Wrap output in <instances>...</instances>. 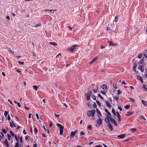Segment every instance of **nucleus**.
<instances>
[{
  "label": "nucleus",
  "mask_w": 147,
  "mask_h": 147,
  "mask_svg": "<svg viewBox=\"0 0 147 147\" xmlns=\"http://www.w3.org/2000/svg\"><path fill=\"white\" fill-rule=\"evenodd\" d=\"M144 58L142 59L139 60L138 59V58L136 57L134 60H135V62L138 65V69L140 70L142 72H143L144 71V67L145 64L144 61Z\"/></svg>",
  "instance_id": "f257e3e1"
},
{
  "label": "nucleus",
  "mask_w": 147,
  "mask_h": 147,
  "mask_svg": "<svg viewBox=\"0 0 147 147\" xmlns=\"http://www.w3.org/2000/svg\"><path fill=\"white\" fill-rule=\"evenodd\" d=\"M56 125L58 127H59L60 131L59 134L60 135H62L63 134V127L61 124L59 123H57Z\"/></svg>",
  "instance_id": "f03ea898"
},
{
  "label": "nucleus",
  "mask_w": 147,
  "mask_h": 147,
  "mask_svg": "<svg viewBox=\"0 0 147 147\" xmlns=\"http://www.w3.org/2000/svg\"><path fill=\"white\" fill-rule=\"evenodd\" d=\"M78 47V46L75 45H73L70 48H69L68 49V51L72 53H74V51L76 48V47Z\"/></svg>",
  "instance_id": "7ed1b4c3"
},
{
  "label": "nucleus",
  "mask_w": 147,
  "mask_h": 147,
  "mask_svg": "<svg viewBox=\"0 0 147 147\" xmlns=\"http://www.w3.org/2000/svg\"><path fill=\"white\" fill-rule=\"evenodd\" d=\"M97 123L96 124V126L99 127L101 124H102V120L101 118H99L96 121Z\"/></svg>",
  "instance_id": "20e7f679"
},
{
  "label": "nucleus",
  "mask_w": 147,
  "mask_h": 147,
  "mask_svg": "<svg viewBox=\"0 0 147 147\" xmlns=\"http://www.w3.org/2000/svg\"><path fill=\"white\" fill-rule=\"evenodd\" d=\"M92 94V92L91 91H90L88 93L86 94V99L88 100L90 99V97Z\"/></svg>",
  "instance_id": "39448f33"
},
{
  "label": "nucleus",
  "mask_w": 147,
  "mask_h": 147,
  "mask_svg": "<svg viewBox=\"0 0 147 147\" xmlns=\"http://www.w3.org/2000/svg\"><path fill=\"white\" fill-rule=\"evenodd\" d=\"M125 137V134H123L121 135H119L117 136L118 139H123Z\"/></svg>",
  "instance_id": "423d86ee"
},
{
  "label": "nucleus",
  "mask_w": 147,
  "mask_h": 147,
  "mask_svg": "<svg viewBox=\"0 0 147 147\" xmlns=\"http://www.w3.org/2000/svg\"><path fill=\"white\" fill-rule=\"evenodd\" d=\"M137 78L138 80H139L142 83H143V80L142 78L139 76H137Z\"/></svg>",
  "instance_id": "0eeeda50"
},
{
  "label": "nucleus",
  "mask_w": 147,
  "mask_h": 147,
  "mask_svg": "<svg viewBox=\"0 0 147 147\" xmlns=\"http://www.w3.org/2000/svg\"><path fill=\"white\" fill-rule=\"evenodd\" d=\"M96 111L97 113H98V117L100 118V116L101 115V114L99 110L98 109H96Z\"/></svg>",
  "instance_id": "6e6552de"
},
{
  "label": "nucleus",
  "mask_w": 147,
  "mask_h": 147,
  "mask_svg": "<svg viewBox=\"0 0 147 147\" xmlns=\"http://www.w3.org/2000/svg\"><path fill=\"white\" fill-rule=\"evenodd\" d=\"M77 131H72L70 134V136L71 138L73 137L76 134Z\"/></svg>",
  "instance_id": "1a4fd4ad"
},
{
  "label": "nucleus",
  "mask_w": 147,
  "mask_h": 147,
  "mask_svg": "<svg viewBox=\"0 0 147 147\" xmlns=\"http://www.w3.org/2000/svg\"><path fill=\"white\" fill-rule=\"evenodd\" d=\"M110 121L109 117V118L108 117H106L105 119V121L107 123L109 124L110 123Z\"/></svg>",
  "instance_id": "9d476101"
},
{
  "label": "nucleus",
  "mask_w": 147,
  "mask_h": 147,
  "mask_svg": "<svg viewBox=\"0 0 147 147\" xmlns=\"http://www.w3.org/2000/svg\"><path fill=\"white\" fill-rule=\"evenodd\" d=\"M142 103L145 107L147 106V102L143 100H142L141 101Z\"/></svg>",
  "instance_id": "9b49d317"
},
{
  "label": "nucleus",
  "mask_w": 147,
  "mask_h": 147,
  "mask_svg": "<svg viewBox=\"0 0 147 147\" xmlns=\"http://www.w3.org/2000/svg\"><path fill=\"white\" fill-rule=\"evenodd\" d=\"M108 127H109V129L111 131H112L113 130V128L111 125L110 123L108 125Z\"/></svg>",
  "instance_id": "f8f14e48"
},
{
  "label": "nucleus",
  "mask_w": 147,
  "mask_h": 147,
  "mask_svg": "<svg viewBox=\"0 0 147 147\" xmlns=\"http://www.w3.org/2000/svg\"><path fill=\"white\" fill-rule=\"evenodd\" d=\"M101 88L103 89L106 90L107 89V85L106 84H103L101 86Z\"/></svg>",
  "instance_id": "ddd939ff"
},
{
  "label": "nucleus",
  "mask_w": 147,
  "mask_h": 147,
  "mask_svg": "<svg viewBox=\"0 0 147 147\" xmlns=\"http://www.w3.org/2000/svg\"><path fill=\"white\" fill-rule=\"evenodd\" d=\"M49 43L51 45H53L54 46H57V44L55 42H50Z\"/></svg>",
  "instance_id": "4468645a"
},
{
  "label": "nucleus",
  "mask_w": 147,
  "mask_h": 147,
  "mask_svg": "<svg viewBox=\"0 0 147 147\" xmlns=\"http://www.w3.org/2000/svg\"><path fill=\"white\" fill-rule=\"evenodd\" d=\"M90 112H91V113H92V117H94V114L96 112L95 110H92L91 111H90Z\"/></svg>",
  "instance_id": "2eb2a0df"
},
{
  "label": "nucleus",
  "mask_w": 147,
  "mask_h": 147,
  "mask_svg": "<svg viewBox=\"0 0 147 147\" xmlns=\"http://www.w3.org/2000/svg\"><path fill=\"white\" fill-rule=\"evenodd\" d=\"M34 132L35 134H36V133H37L38 132V130H37V127L35 125H34Z\"/></svg>",
  "instance_id": "dca6fc26"
},
{
  "label": "nucleus",
  "mask_w": 147,
  "mask_h": 147,
  "mask_svg": "<svg viewBox=\"0 0 147 147\" xmlns=\"http://www.w3.org/2000/svg\"><path fill=\"white\" fill-rule=\"evenodd\" d=\"M109 119L112 123H113L115 121V120L113 119L111 116H110V117L109 118Z\"/></svg>",
  "instance_id": "f3484780"
},
{
  "label": "nucleus",
  "mask_w": 147,
  "mask_h": 147,
  "mask_svg": "<svg viewBox=\"0 0 147 147\" xmlns=\"http://www.w3.org/2000/svg\"><path fill=\"white\" fill-rule=\"evenodd\" d=\"M106 104L107 106L109 108H111V105L108 102H107V101H106Z\"/></svg>",
  "instance_id": "a211bd4d"
},
{
  "label": "nucleus",
  "mask_w": 147,
  "mask_h": 147,
  "mask_svg": "<svg viewBox=\"0 0 147 147\" xmlns=\"http://www.w3.org/2000/svg\"><path fill=\"white\" fill-rule=\"evenodd\" d=\"M108 43L109 44V45L110 46H114L115 44L111 41H108Z\"/></svg>",
  "instance_id": "6ab92c4d"
},
{
  "label": "nucleus",
  "mask_w": 147,
  "mask_h": 147,
  "mask_svg": "<svg viewBox=\"0 0 147 147\" xmlns=\"http://www.w3.org/2000/svg\"><path fill=\"white\" fill-rule=\"evenodd\" d=\"M137 63H136H136H135L134 64V67H133V69H134V70L135 71H135V70H136V68L137 67Z\"/></svg>",
  "instance_id": "aec40b11"
},
{
  "label": "nucleus",
  "mask_w": 147,
  "mask_h": 147,
  "mask_svg": "<svg viewBox=\"0 0 147 147\" xmlns=\"http://www.w3.org/2000/svg\"><path fill=\"white\" fill-rule=\"evenodd\" d=\"M87 114L88 115V116L89 117H90L91 115L92 116V113H91V112H90V111H89L88 112Z\"/></svg>",
  "instance_id": "412c9836"
},
{
  "label": "nucleus",
  "mask_w": 147,
  "mask_h": 147,
  "mask_svg": "<svg viewBox=\"0 0 147 147\" xmlns=\"http://www.w3.org/2000/svg\"><path fill=\"white\" fill-rule=\"evenodd\" d=\"M134 112H133L129 111L128 112L127 114H126V115L129 116L131 114L133 113Z\"/></svg>",
  "instance_id": "4be33fe9"
},
{
  "label": "nucleus",
  "mask_w": 147,
  "mask_h": 147,
  "mask_svg": "<svg viewBox=\"0 0 147 147\" xmlns=\"http://www.w3.org/2000/svg\"><path fill=\"white\" fill-rule=\"evenodd\" d=\"M130 130L132 131V132L136 131H137V129H136L135 128H131L130 129Z\"/></svg>",
  "instance_id": "5701e85b"
},
{
  "label": "nucleus",
  "mask_w": 147,
  "mask_h": 147,
  "mask_svg": "<svg viewBox=\"0 0 147 147\" xmlns=\"http://www.w3.org/2000/svg\"><path fill=\"white\" fill-rule=\"evenodd\" d=\"M142 54L141 53L139 54L138 56V57H137L138 59V58L139 59H141L142 57Z\"/></svg>",
  "instance_id": "b1692460"
},
{
  "label": "nucleus",
  "mask_w": 147,
  "mask_h": 147,
  "mask_svg": "<svg viewBox=\"0 0 147 147\" xmlns=\"http://www.w3.org/2000/svg\"><path fill=\"white\" fill-rule=\"evenodd\" d=\"M111 113L109 112V113H107L106 115V116H107L108 117H109L110 118V116H111Z\"/></svg>",
  "instance_id": "393cba45"
},
{
  "label": "nucleus",
  "mask_w": 147,
  "mask_h": 147,
  "mask_svg": "<svg viewBox=\"0 0 147 147\" xmlns=\"http://www.w3.org/2000/svg\"><path fill=\"white\" fill-rule=\"evenodd\" d=\"M119 18V16H116L115 17V22H118V19Z\"/></svg>",
  "instance_id": "a878e982"
},
{
  "label": "nucleus",
  "mask_w": 147,
  "mask_h": 147,
  "mask_svg": "<svg viewBox=\"0 0 147 147\" xmlns=\"http://www.w3.org/2000/svg\"><path fill=\"white\" fill-rule=\"evenodd\" d=\"M142 88L143 89H144L145 90L147 91V88H146V86L145 85H143L142 86Z\"/></svg>",
  "instance_id": "bb28decb"
},
{
  "label": "nucleus",
  "mask_w": 147,
  "mask_h": 147,
  "mask_svg": "<svg viewBox=\"0 0 147 147\" xmlns=\"http://www.w3.org/2000/svg\"><path fill=\"white\" fill-rule=\"evenodd\" d=\"M33 88L36 90L38 89V87L36 85H34L33 86Z\"/></svg>",
  "instance_id": "cd10ccee"
},
{
  "label": "nucleus",
  "mask_w": 147,
  "mask_h": 147,
  "mask_svg": "<svg viewBox=\"0 0 147 147\" xmlns=\"http://www.w3.org/2000/svg\"><path fill=\"white\" fill-rule=\"evenodd\" d=\"M113 87L115 89H117V87L116 84L115 83L113 84Z\"/></svg>",
  "instance_id": "c85d7f7f"
},
{
  "label": "nucleus",
  "mask_w": 147,
  "mask_h": 147,
  "mask_svg": "<svg viewBox=\"0 0 147 147\" xmlns=\"http://www.w3.org/2000/svg\"><path fill=\"white\" fill-rule=\"evenodd\" d=\"M7 139L9 140H10L11 136L9 134H7Z\"/></svg>",
  "instance_id": "c756f323"
},
{
  "label": "nucleus",
  "mask_w": 147,
  "mask_h": 147,
  "mask_svg": "<svg viewBox=\"0 0 147 147\" xmlns=\"http://www.w3.org/2000/svg\"><path fill=\"white\" fill-rule=\"evenodd\" d=\"M91 97L94 100H96V96L94 95H92Z\"/></svg>",
  "instance_id": "7c9ffc66"
},
{
  "label": "nucleus",
  "mask_w": 147,
  "mask_h": 147,
  "mask_svg": "<svg viewBox=\"0 0 147 147\" xmlns=\"http://www.w3.org/2000/svg\"><path fill=\"white\" fill-rule=\"evenodd\" d=\"M41 26V24H40L38 23L36 24L34 26L36 27H37L38 26Z\"/></svg>",
  "instance_id": "2f4dec72"
},
{
  "label": "nucleus",
  "mask_w": 147,
  "mask_h": 147,
  "mask_svg": "<svg viewBox=\"0 0 147 147\" xmlns=\"http://www.w3.org/2000/svg\"><path fill=\"white\" fill-rule=\"evenodd\" d=\"M130 105H126L124 107L126 109H128L130 108Z\"/></svg>",
  "instance_id": "473e14b6"
},
{
  "label": "nucleus",
  "mask_w": 147,
  "mask_h": 147,
  "mask_svg": "<svg viewBox=\"0 0 147 147\" xmlns=\"http://www.w3.org/2000/svg\"><path fill=\"white\" fill-rule=\"evenodd\" d=\"M98 96L102 100H103L104 99L103 97L100 94H98Z\"/></svg>",
  "instance_id": "72a5a7b5"
},
{
  "label": "nucleus",
  "mask_w": 147,
  "mask_h": 147,
  "mask_svg": "<svg viewBox=\"0 0 147 147\" xmlns=\"http://www.w3.org/2000/svg\"><path fill=\"white\" fill-rule=\"evenodd\" d=\"M10 133L11 135V136H12L13 137L15 136L14 133L12 131H10Z\"/></svg>",
  "instance_id": "f704fd0d"
},
{
  "label": "nucleus",
  "mask_w": 147,
  "mask_h": 147,
  "mask_svg": "<svg viewBox=\"0 0 147 147\" xmlns=\"http://www.w3.org/2000/svg\"><path fill=\"white\" fill-rule=\"evenodd\" d=\"M112 113H113V114H114V115H115V116L116 115V113H115V109H112Z\"/></svg>",
  "instance_id": "c9c22d12"
},
{
  "label": "nucleus",
  "mask_w": 147,
  "mask_h": 147,
  "mask_svg": "<svg viewBox=\"0 0 147 147\" xmlns=\"http://www.w3.org/2000/svg\"><path fill=\"white\" fill-rule=\"evenodd\" d=\"M8 112L7 111H5L4 114L5 117H6L8 114Z\"/></svg>",
  "instance_id": "e433bc0d"
},
{
  "label": "nucleus",
  "mask_w": 147,
  "mask_h": 147,
  "mask_svg": "<svg viewBox=\"0 0 147 147\" xmlns=\"http://www.w3.org/2000/svg\"><path fill=\"white\" fill-rule=\"evenodd\" d=\"M140 118L141 119H143L144 121H145L146 120V119L144 118V117L143 115L140 116Z\"/></svg>",
  "instance_id": "4c0bfd02"
},
{
  "label": "nucleus",
  "mask_w": 147,
  "mask_h": 147,
  "mask_svg": "<svg viewBox=\"0 0 147 147\" xmlns=\"http://www.w3.org/2000/svg\"><path fill=\"white\" fill-rule=\"evenodd\" d=\"M92 106L94 108H96L97 107V105L94 102V104L92 105Z\"/></svg>",
  "instance_id": "58836bf2"
},
{
  "label": "nucleus",
  "mask_w": 147,
  "mask_h": 147,
  "mask_svg": "<svg viewBox=\"0 0 147 147\" xmlns=\"http://www.w3.org/2000/svg\"><path fill=\"white\" fill-rule=\"evenodd\" d=\"M18 63L19 64L23 65L24 63V62L23 61L22 62L20 61H18Z\"/></svg>",
  "instance_id": "ea45409f"
},
{
  "label": "nucleus",
  "mask_w": 147,
  "mask_h": 147,
  "mask_svg": "<svg viewBox=\"0 0 147 147\" xmlns=\"http://www.w3.org/2000/svg\"><path fill=\"white\" fill-rule=\"evenodd\" d=\"M19 144L18 142H17L16 143L14 147H19Z\"/></svg>",
  "instance_id": "a19ab883"
},
{
  "label": "nucleus",
  "mask_w": 147,
  "mask_h": 147,
  "mask_svg": "<svg viewBox=\"0 0 147 147\" xmlns=\"http://www.w3.org/2000/svg\"><path fill=\"white\" fill-rule=\"evenodd\" d=\"M95 61V59H93L90 62V63L91 64H92L94 63V62Z\"/></svg>",
  "instance_id": "79ce46f5"
},
{
  "label": "nucleus",
  "mask_w": 147,
  "mask_h": 147,
  "mask_svg": "<svg viewBox=\"0 0 147 147\" xmlns=\"http://www.w3.org/2000/svg\"><path fill=\"white\" fill-rule=\"evenodd\" d=\"M15 139L18 142H19V140L18 139V137L16 136V135H15Z\"/></svg>",
  "instance_id": "37998d69"
},
{
  "label": "nucleus",
  "mask_w": 147,
  "mask_h": 147,
  "mask_svg": "<svg viewBox=\"0 0 147 147\" xmlns=\"http://www.w3.org/2000/svg\"><path fill=\"white\" fill-rule=\"evenodd\" d=\"M1 134L2 135V137L1 136V137H0L2 139H4L5 138V137L4 136V135L2 133H1Z\"/></svg>",
  "instance_id": "c03bdc74"
},
{
  "label": "nucleus",
  "mask_w": 147,
  "mask_h": 147,
  "mask_svg": "<svg viewBox=\"0 0 147 147\" xmlns=\"http://www.w3.org/2000/svg\"><path fill=\"white\" fill-rule=\"evenodd\" d=\"M96 102L97 103V104L99 105V106H101V104H100V102L96 100Z\"/></svg>",
  "instance_id": "a18cd8bd"
},
{
  "label": "nucleus",
  "mask_w": 147,
  "mask_h": 147,
  "mask_svg": "<svg viewBox=\"0 0 147 147\" xmlns=\"http://www.w3.org/2000/svg\"><path fill=\"white\" fill-rule=\"evenodd\" d=\"M88 105L89 107H91L92 106V104L90 102L88 103Z\"/></svg>",
  "instance_id": "49530a36"
},
{
  "label": "nucleus",
  "mask_w": 147,
  "mask_h": 147,
  "mask_svg": "<svg viewBox=\"0 0 147 147\" xmlns=\"http://www.w3.org/2000/svg\"><path fill=\"white\" fill-rule=\"evenodd\" d=\"M2 142H3V144H4L5 143H7V142H8V141H7V139H5V141H3Z\"/></svg>",
  "instance_id": "de8ad7c7"
},
{
  "label": "nucleus",
  "mask_w": 147,
  "mask_h": 147,
  "mask_svg": "<svg viewBox=\"0 0 147 147\" xmlns=\"http://www.w3.org/2000/svg\"><path fill=\"white\" fill-rule=\"evenodd\" d=\"M92 128L91 125H89L87 128V129L88 130H90Z\"/></svg>",
  "instance_id": "09e8293b"
},
{
  "label": "nucleus",
  "mask_w": 147,
  "mask_h": 147,
  "mask_svg": "<svg viewBox=\"0 0 147 147\" xmlns=\"http://www.w3.org/2000/svg\"><path fill=\"white\" fill-rule=\"evenodd\" d=\"M114 98L117 101H118L119 99V97H118L116 96L114 97Z\"/></svg>",
  "instance_id": "8fccbe9b"
},
{
  "label": "nucleus",
  "mask_w": 147,
  "mask_h": 147,
  "mask_svg": "<svg viewBox=\"0 0 147 147\" xmlns=\"http://www.w3.org/2000/svg\"><path fill=\"white\" fill-rule=\"evenodd\" d=\"M4 144L6 145L7 147H9L8 142L5 143Z\"/></svg>",
  "instance_id": "3c124183"
},
{
  "label": "nucleus",
  "mask_w": 147,
  "mask_h": 147,
  "mask_svg": "<svg viewBox=\"0 0 147 147\" xmlns=\"http://www.w3.org/2000/svg\"><path fill=\"white\" fill-rule=\"evenodd\" d=\"M29 138V136L28 135H27L25 137V139L26 140H27Z\"/></svg>",
  "instance_id": "603ef678"
},
{
  "label": "nucleus",
  "mask_w": 147,
  "mask_h": 147,
  "mask_svg": "<svg viewBox=\"0 0 147 147\" xmlns=\"http://www.w3.org/2000/svg\"><path fill=\"white\" fill-rule=\"evenodd\" d=\"M19 138H20V136H18ZM20 141L21 143H22L23 142V140L22 139V137L21 136L20 138Z\"/></svg>",
  "instance_id": "864d4df0"
},
{
  "label": "nucleus",
  "mask_w": 147,
  "mask_h": 147,
  "mask_svg": "<svg viewBox=\"0 0 147 147\" xmlns=\"http://www.w3.org/2000/svg\"><path fill=\"white\" fill-rule=\"evenodd\" d=\"M2 131L3 133L5 134L6 133V130L4 129H2Z\"/></svg>",
  "instance_id": "5fc2aeb1"
},
{
  "label": "nucleus",
  "mask_w": 147,
  "mask_h": 147,
  "mask_svg": "<svg viewBox=\"0 0 147 147\" xmlns=\"http://www.w3.org/2000/svg\"><path fill=\"white\" fill-rule=\"evenodd\" d=\"M9 51H10V53L12 54H13L14 53L10 49H9Z\"/></svg>",
  "instance_id": "6e6d98bb"
},
{
  "label": "nucleus",
  "mask_w": 147,
  "mask_h": 147,
  "mask_svg": "<svg viewBox=\"0 0 147 147\" xmlns=\"http://www.w3.org/2000/svg\"><path fill=\"white\" fill-rule=\"evenodd\" d=\"M7 119L9 121H10L11 120V118L9 115H8L7 116Z\"/></svg>",
  "instance_id": "4d7b16f0"
},
{
  "label": "nucleus",
  "mask_w": 147,
  "mask_h": 147,
  "mask_svg": "<svg viewBox=\"0 0 147 147\" xmlns=\"http://www.w3.org/2000/svg\"><path fill=\"white\" fill-rule=\"evenodd\" d=\"M101 92L103 94L105 95L106 94V93L104 91L101 90Z\"/></svg>",
  "instance_id": "13d9d810"
},
{
  "label": "nucleus",
  "mask_w": 147,
  "mask_h": 147,
  "mask_svg": "<svg viewBox=\"0 0 147 147\" xmlns=\"http://www.w3.org/2000/svg\"><path fill=\"white\" fill-rule=\"evenodd\" d=\"M121 93V91L119 90H118L117 91V94L118 95L119 94Z\"/></svg>",
  "instance_id": "bf43d9fd"
},
{
  "label": "nucleus",
  "mask_w": 147,
  "mask_h": 147,
  "mask_svg": "<svg viewBox=\"0 0 147 147\" xmlns=\"http://www.w3.org/2000/svg\"><path fill=\"white\" fill-rule=\"evenodd\" d=\"M80 136L83 135H84L85 133L83 132L82 131L80 132Z\"/></svg>",
  "instance_id": "052dcab7"
},
{
  "label": "nucleus",
  "mask_w": 147,
  "mask_h": 147,
  "mask_svg": "<svg viewBox=\"0 0 147 147\" xmlns=\"http://www.w3.org/2000/svg\"><path fill=\"white\" fill-rule=\"evenodd\" d=\"M9 123H10V126L11 127V128L13 127V126L12 124V123H11V122L10 121L9 122Z\"/></svg>",
  "instance_id": "680f3d73"
},
{
  "label": "nucleus",
  "mask_w": 147,
  "mask_h": 147,
  "mask_svg": "<svg viewBox=\"0 0 147 147\" xmlns=\"http://www.w3.org/2000/svg\"><path fill=\"white\" fill-rule=\"evenodd\" d=\"M8 101L12 105H13V103L10 100L8 99Z\"/></svg>",
  "instance_id": "e2e57ef3"
},
{
  "label": "nucleus",
  "mask_w": 147,
  "mask_h": 147,
  "mask_svg": "<svg viewBox=\"0 0 147 147\" xmlns=\"http://www.w3.org/2000/svg\"><path fill=\"white\" fill-rule=\"evenodd\" d=\"M144 56L146 58H147V54H146L145 53H144Z\"/></svg>",
  "instance_id": "0e129e2a"
},
{
  "label": "nucleus",
  "mask_w": 147,
  "mask_h": 147,
  "mask_svg": "<svg viewBox=\"0 0 147 147\" xmlns=\"http://www.w3.org/2000/svg\"><path fill=\"white\" fill-rule=\"evenodd\" d=\"M23 133L25 135H26L27 134V133L25 131V129H24L23 130Z\"/></svg>",
  "instance_id": "69168bd1"
},
{
  "label": "nucleus",
  "mask_w": 147,
  "mask_h": 147,
  "mask_svg": "<svg viewBox=\"0 0 147 147\" xmlns=\"http://www.w3.org/2000/svg\"><path fill=\"white\" fill-rule=\"evenodd\" d=\"M6 19L9 20L10 19V18L9 16H7L6 17Z\"/></svg>",
  "instance_id": "338daca9"
},
{
  "label": "nucleus",
  "mask_w": 147,
  "mask_h": 147,
  "mask_svg": "<svg viewBox=\"0 0 147 147\" xmlns=\"http://www.w3.org/2000/svg\"><path fill=\"white\" fill-rule=\"evenodd\" d=\"M95 147H103L102 146L100 145H98L95 146Z\"/></svg>",
  "instance_id": "774afa93"
}]
</instances>
